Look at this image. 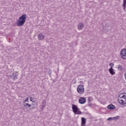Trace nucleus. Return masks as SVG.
<instances>
[{
	"label": "nucleus",
	"instance_id": "16",
	"mask_svg": "<svg viewBox=\"0 0 126 126\" xmlns=\"http://www.w3.org/2000/svg\"><path fill=\"white\" fill-rule=\"evenodd\" d=\"M118 70H122V69H123V67L121 65H120L118 66Z\"/></svg>",
	"mask_w": 126,
	"mask_h": 126
},
{
	"label": "nucleus",
	"instance_id": "4",
	"mask_svg": "<svg viewBox=\"0 0 126 126\" xmlns=\"http://www.w3.org/2000/svg\"><path fill=\"white\" fill-rule=\"evenodd\" d=\"M77 90L79 94H83L84 93V87L82 85H79L77 87Z\"/></svg>",
	"mask_w": 126,
	"mask_h": 126
},
{
	"label": "nucleus",
	"instance_id": "10",
	"mask_svg": "<svg viewBox=\"0 0 126 126\" xmlns=\"http://www.w3.org/2000/svg\"><path fill=\"white\" fill-rule=\"evenodd\" d=\"M107 108L109 110H114V109H115L116 107L113 104H110L107 106Z\"/></svg>",
	"mask_w": 126,
	"mask_h": 126
},
{
	"label": "nucleus",
	"instance_id": "22",
	"mask_svg": "<svg viewBox=\"0 0 126 126\" xmlns=\"http://www.w3.org/2000/svg\"><path fill=\"white\" fill-rule=\"evenodd\" d=\"M41 110H44V107H42V106L41 107Z\"/></svg>",
	"mask_w": 126,
	"mask_h": 126
},
{
	"label": "nucleus",
	"instance_id": "23",
	"mask_svg": "<svg viewBox=\"0 0 126 126\" xmlns=\"http://www.w3.org/2000/svg\"><path fill=\"white\" fill-rule=\"evenodd\" d=\"M15 78H17V76H16L15 77Z\"/></svg>",
	"mask_w": 126,
	"mask_h": 126
},
{
	"label": "nucleus",
	"instance_id": "2",
	"mask_svg": "<svg viewBox=\"0 0 126 126\" xmlns=\"http://www.w3.org/2000/svg\"><path fill=\"white\" fill-rule=\"evenodd\" d=\"M118 101L121 105L126 104V93H122L119 95Z\"/></svg>",
	"mask_w": 126,
	"mask_h": 126
},
{
	"label": "nucleus",
	"instance_id": "18",
	"mask_svg": "<svg viewBox=\"0 0 126 126\" xmlns=\"http://www.w3.org/2000/svg\"><path fill=\"white\" fill-rule=\"evenodd\" d=\"M28 97L27 98V99L24 101V103H27V102H29V100H28Z\"/></svg>",
	"mask_w": 126,
	"mask_h": 126
},
{
	"label": "nucleus",
	"instance_id": "12",
	"mask_svg": "<svg viewBox=\"0 0 126 126\" xmlns=\"http://www.w3.org/2000/svg\"><path fill=\"white\" fill-rule=\"evenodd\" d=\"M83 24H80L78 25V30H81V29H82V28H83Z\"/></svg>",
	"mask_w": 126,
	"mask_h": 126
},
{
	"label": "nucleus",
	"instance_id": "8",
	"mask_svg": "<svg viewBox=\"0 0 126 126\" xmlns=\"http://www.w3.org/2000/svg\"><path fill=\"white\" fill-rule=\"evenodd\" d=\"M81 126H85V125H86V119H85L84 117H82L81 118Z\"/></svg>",
	"mask_w": 126,
	"mask_h": 126
},
{
	"label": "nucleus",
	"instance_id": "11",
	"mask_svg": "<svg viewBox=\"0 0 126 126\" xmlns=\"http://www.w3.org/2000/svg\"><path fill=\"white\" fill-rule=\"evenodd\" d=\"M23 105L26 108H31V104L27 102H24Z\"/></svg>",
	"mask_w": 126,
	"mask_h": 126
},
{
	"label": "nucleus",
	"instance_id": "17",
	"mask_svg": "<svg viewBox=\"0 0 126 126\" xmlns=\"http://www.w3.org/2000/svg\"><path fill=\"white\" fill-rule=\"evenodd\" d=\"M114 120H119L120 119V116H117L116 117H113Z\"/></svg>",
	"mask_w": 126,
	"mask_h": 126
},
{
	"label": "nucleus",
	"instance_id": "20",
	"mask_svg": "<svg viewBox=\"0 0 126 126\" xmlns=\"http://www.w3.org/2000/svg\"><path fill=\"white\" fill-rule=\"evenodd\" d=\"M30 101H33V97H30Z\"/></svg>",
	"mask_w": 126,
	"mask_h": 126
},
{
	"label": "nucleus",
	"instance_id": "5",
	"mask_svg": "<svg viewBox=\"0 0 126 126\" xmlns=\"http://www.w3.org/2000/svg\"><path fill=\"white\" fill-rule=\"evenodd\" d=\"M121 56L123 60H126V49H123L121 51Z\"/></svg>",
	"mask_w": 126,
	"mask_h": 126
},
{
	"label": "nucleus",
	"instance_id": "21",
	"mask_svg": "<svg viewBox=\"0 0 126 126\" xmlns=\"http://www.w3.org/2000/svg\"><path fill=\"white\" fill-rule=\"evenodd\" d=\"M125 78H126V72H125Z\"/></svg>",
	"mask_w": 126,
	"mask_h": 126
},
{
	"label": "nucleus",
	"instance_id": "6",
	"mask_svg": "<svg viewBox=\"0 0 126 126\" xmlns=\"http://www.w3.org/2000/svg\"><path fill=\"white\" fill-rule=\"evenodd\" d=\"M79 103L80 104H84L85 103H86V99L85 97H80L79 99Z\"/></svg>",
	"mask_w": 126,
	"mask_h": 126
},
{
	"label": "nucleus",
	"instance_id": "19",
	"mask_svg": "<svg viewBox=\"0 0 126 126\" xmlns=\"http://www.w3.org/2000/svg\"><path fill=\"white\" fill-rule=\"evenodd\" d=\"M42 108H45L46 107V104H43L42 106Z\"/></svg>",
	"mask_w": 126,
	"mask_h": 126
},
{
	"label": "nucleus",
	"instance_id": "14",
	"mask_svg": "<svg viewBox=\"0 0 126 126\" xmlns=\"http://www.w3.org/2000/svg\"><path fill=\"white\" fill-rule=\"evenodd\" d=\"M109 66H110V68H113V67H114V63H109Z\"/></svg>",
	"mask_w": 126,
	"mask_h": 126
},
{
	"label": "nucleus",
	"instance_id": "7",
	"mask_svg": "<svg viewBox=\"0 0 126 126\" xmlns=\"http://www.w3.org/2000/svg\"><path fill=\"white\" fill-rule=\"evenodd\" d=\"M37 38L38 40L42 41V40H44V39L45 38V35H43V34L42 33H40L38 35Z\"/></svg>",
	"mask_w": 126,
	"mask_h": 126
},
{
	"label": "nucleus",
	"instance_id": "24",
	"mask_svg": "<svg viewBox=\"0 0 126 126\" xmlns=\"http://www.w3.org/2000/svg\"><path fill=\"white\" fill-rule=\"evenodd\" d=\"M51 73H52V72L50 71V74H51Z\"/></svg>",
	"mask_w": 126,
	"mask_h": 126
},
{
	"label": "nucleus",
	"instance_id": "1",
	"mask_svg": "<svg viewBox=\"0 0 126 126\" xmlns=\"http://www.w3.org/2000/svg\"><path fill=\"white\" fill-rule=\"evenodd\" d=\"M26 14H23L20 16L19 19L16 21V24L17 26H23L26 22Z\"/></svg>",
	"mask_w": 126,
	"mask_h": 126
},
{
	"label": "nucleus",
	"instance_id": "15",
	"mask_svg": "<svg viewBox=\"0 0 126 126\" xmlns=\"http://www.w3.org/2000/svg\"><path fill=\"white\" fill-rule=\"evenodd\" d=\"M114 117H110L109 118L107 119V121H114Z\"/></svg>",
	"mask_w": 126,
	"mask_h": 126
},
{
	"label": "nucleus",
	"instance_id": "13",
	"mask_svg": "<svg viewBox=\"0 0 126 126\" xmlns=\"http://www.w3.org/2000/svg\"><path fill=\"white\" fill-rule=\"evenodd\" d=\"M126 0H123L124 9H126Z\"/></svg>",
	"mask_w": 126,
	"mask_h": 126
},
{
	"label": "nucleus",
	"instance_id": "3",
	"mask_svg": "<svg viewBox=\"0 0 126 126\" xmlns=\"http://www.w3.org/2000/svg\"><path fill=\"white\" fill-rule=\"evenodd\" d=\"M72 109L75 115H82V113L79 110L77 106L72 104Z\"/></svg>",
	"mask_w": 126,
	"mask_h": 126
},
{
	"label": "nucleus",
	"instance_id": "9",
	"mask_svg": "<svg viewBox=\"0 0 126 126\" xmlns=\"http://www.w3.org/2000/svg\"><path fill=\"white\" fill-rule=\"evenodd\" d=\"M108 71L110 74H112V75H114V74H115L116 72H115V70H114V69L113 68H110L108 69Z\"/></svg>",
	"mask_w": 126,
	"mask_h": 126
}]
</instances>
